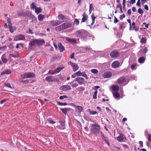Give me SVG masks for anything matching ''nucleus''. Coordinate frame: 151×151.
I'll list each match as a JSON object with an SVG mask.
<instances>
[{
	"instance_id": "79ce46f5",
	"label": "nucleus",
	"mask_w": 151,
	"mask_h": 151,
	"mask_svg": "<svg viewBox=\"0 0 151 151\" xmlns=\"http://www.w3.org/2000/svg\"><path fill=\"white\" fill-rule=\"evenodd\" d=\"M118 24H119L120 26L119 28L123 30V26L124 24V23L123 22H122L121 23H119Z\"/></svg>"
},
{
	"instance_id": "72a5a7b5",
	"label": "nucleus",
	"mask_w": 151,
	"mask_h": 151,
	"mask_svg": "<svg viewBox=\"0 0 151 151\" xmlns=\"http://www.w3.org/2000/svg\"><path fill=\"white\" fill-rule=\"evenodd\" d=\"M17 15L19 16H21L23 17L26 16V14L24 12H18L17 13Z\"/></svg>"
},
{
	"instance_id": "4c0bfd02",
	"label": "nucleus",
	"mask_w": 151,
	"mask_h": 151,
	"mask_svg": "<svg viewBox=\"0 0 151 151\" xmlns=\"http://www.w3.org/2000/svg\"><path fill=\"white\" fill-rule=\"evenodd\" d=\"M79 23V21L77 19H76L74 20V24L76 25H78Z\"/></svg>"
},
{
	"instance_id": "6e6552de",
	"label": "nucleus",
	"mask_w": 151,
	"mask_h": 151,
	"mask_svg": "<svg viewBox=\"0 0 151 151\" xmlns=\"http://www.w3.org/2000/svg\"><path fill=\"white\" fill-rule=\"evenodd\" d=\"M38 40L32 39L29 42V45L31 46H35L36 45H37Z\"/></svg>"
},
{
	"instance_id": "f704fd0d",
	"label": "nucleus",
	"mask_w": 151,
	"mask_h": 151,
	"mask_svg": "<svg viewBox=\"0 0 151 151\" xmlns=\"http://www.w3.org/2000/svg\"><path fill=\"white\" fill-rule=\"evenodd\" d=\"M57 104L60 106H66L68 105L67 103H66L65 102L64 103H63L60 102L59 101H57Z\"/></svg>"
},
{
	"instance_id": "338daca9",
	"label": "nucleus",
	"mask_w": 151,
	"mask_h": 151,
	"mask_svg": "<svg viewBox=\"0 0 151 151\" xmlns=\"http://www.w3.org/2000/svg\"><path fill=\"white\" fill-rule=\"evenodd\" d=\"M148 140L149 141L151 142V135L149 134L148 135Z\"/></svg>"
},
{
	"instance_id": "f03ea898",
	"label": "nucleus",
	"mask_w": 151,
	"mask_h": 151,
	"mask_svg": "<svg viewBox=\"0 0 151 151\" xmlns=\"http://www.w3.org/2000/svg\"><path fill=\"white\" fill-rule=\"evenodd\" d=\"M120 55L119 52L117 50H114L111 52L110 53V56L113 58H116Z\"/></svg>"
},
{
	"instance_id": "c9c22d12",
	"label": "nucleus",
	"mask_w": 151,
	"mask_h": 151,
	"mask_svg": "<svg viewBox=\"0 0 151 151\" xmlns=\"http://www.w3.org/2000/svg\"><path fill=\"white\" fill-rule=\"evenodd\" d=\"M147 39L145 37H142L140 40V42L141 43H145L146 42Z\"/></svg>"
},
{
	"instance_id": "58836bf2",
	"label": "nucleus",
	"mask_w": 151,
	"mask_h": 151,
	"mask_svg": "<svg viewBox=\"0 0 151 151\" xmlns=\"http://www.w3.org/2000/svg\"><path fill=\"white\" fill-rule=\"evenodd\" d=\"M91 72L94 74H97L98 72V71L96 69H93L91 70Z\"/></svg>"
},
{
	"instance_id": "473e14b6",
	"label": "nucleus",
	"mask_w": 151,
	"mask_h": 151,
	"mask_svg": "<svg viewBox=\"0 0 151 151\" xmlns=\"http://www.w3.org/2000/svg\"><path fill=\"white\" fill-rule=\"evenodd\" d=\"M55 29L57 31H60L63 30L61 25L55 27Z\"/></svg>"
},
{
	"instance_id": "f3484780",
	"label": "nucleus",
	"mask_w": 151,
	"mask_h": 151,
	"mask_svg": "<svg viewBox=\"0 0 151 151\" xmlns=\"http://www.w3.org/2000/svg\"><path fill=\"white\" fill-rule=\"evenodd\" d=\"M76 111L79 113H80L82 111L83 109V107L81 106H77L76 107Z\"/></svg>"
},
{
	"instance_id": "2f4dec72",
	"label": "nucleus",
	"mask_w": 151,
	"mask_h": 151,
	"mask_svg": "<svg viewBox=\"0 0 151 151\" xmlns=\"http://www.w3.org/2000/svg\"><path fill=\"white\" fill-rule=\"evenodd\" d=\"M76 89L80 92H82L85 90V88L84 87H81L77 88Z\"/></svg>"
},
{
	"instance_id": "de8ad7c7",
	"label": "nucleus",
	"mask_w": 151,
	"mask_h": 151,
	"mask_svg": "<svg viewBox=\"0 0 151 151\" xmlns=\"http://www.w3.org/2000/svg\"><path fill=\"white\" fill-rule=\"evenodd\" d=\"M4 86L6 87H8L10 88H12L11 87V85L9 83H5L4 84Z\"/></svg>"
},
{
	"instance_id": "39448f33",
	"label": "nucleus",
	"mask_w": 151,
	"mask_h": 151,
	"mask_svg": "<svg viewBox=\"0 0 151 151\" xmlns=\"http://www.w3.org/2000/svg\"><path fill=\"white\" fill-rule=\"evenodd\" d=\"M71 88L70 86L68 85H65L62 86L60 88V90H63L64 91H66L69 90H70Z\"/></svg>"
},
{
	"instance_id": "e433bc0d",
	"label": "nucleus",
	"mask_w": 151,
	"mask_h": 151,
	"mask_svg": "<svg viewBox=\"0 0 151 151\" xmlns=\"http://www.w3.org/2000/svg\"><path fill=\"white\" fill-rule=\"evenodd\" d=\"M62 112L65 114L66 115L67 112L66 108H61L60 109Z\"/></svg>"
},
{
	"instance_id": "412c9836",
	"label": "nucleus",
	"mask_w": 151,
	"mask_h": 151,
	"mask_svg": "<svg viewBox=\"0 0 151 151\" xmlns=\"http://www.w3.org/2000/svg\"><path fill=\"white\" fill-rule=\"evenodd\" d=\"M11 70H5L3 71L2 72L1 74V75H3L6 74H9L11 73Z\"/></svg>"
},
{
	"instance_id": "7c9ffc66",
	"label": "nucleus",
	"mask_w": 151,
	"mask_h": 151,
	"mask_svg": "<svg viewBox=\"0 0 151 151\" xmlns=\"http://www.w3.org/2000/svg\"><path fill=\"white\" fill-rule=\"evenodd\" d=\"M35 3H32L30 5V7L31 9H36L37 8L36 6L35 5Z\"/></svg>"
},
{
	"instance_id": "dca6fc26",
	"label": "nucleus",
	"mask_w": 151,
	"mask_h": 151,
	"mask_svg": "<svg viewBox=\"0 0 151 151\" xmlns=\"http://www.w3.org/2000/svg\"><path fill=\"white\" fill-rule=\"evenodd\" d=\"M45 44V41L43 39L38 40L37 42V46H41L44 45Z\"/></svg>"
},
{
	"instance_id": "ddd939ff",
	"label": "nucleus",
	"mask_w": 151,
	"mask_h": 151,
	"mask_svg": "<svg viewBox=\"0 0 151 151\" xmlns=\"http://www.w3.org/2000/svg\"><path fill=\"white\" fill-rule=\"evenodd\" d=\"M125 80V77L123 76L117 80V82L118 83L122 84Z\"/></svg>"
},
{
	"instance_id": "4be33fe9",
	"label": "nucleus",
	"mask_w": 151,
	"mask_h": 151,
	"mask_svg": "<svg viewBox=\"0 0 151 151\" xmlns=\"http://www.w3.org/2000/svg\"><path fill=\"white\" fill-rule=\"evenodd\" d=\"M58 45L60 51L63 52L65 50V48L61 43H58Z\"/></svg>"
},
{
	"instance_id": "09e8293b",
	"label": "nucleus",
	"mask_w": 151,
	"mask_h": 151,
	"mask_svg": "<svg viewBox=\"0 0 151 151\" xmlns=\"http://www.w3.org/2000/svg\"><path fill=\"white\" fill-rule=\"evenodd\" d=\"M138 13L141 14H142L144 12L140 8L139 9H138Z\"/></svg>"
},
{
	"instance_id": "3c124183",
	"label": "nucleus",
	"mask_w": 151,
	"mask_h": 151,
	"mask_svg": "<svg viewBox=\"0 0 151 151\" xmlns=\"http://www.w3.org/2000/svg\"><path fill=\"white\" fill-rule=\"evenodd\" d=\"M76 74L78 76H80L82 75V73L79 71L76 73Z\"/></svg>"
},
{
	"instance_id": "20e7f679",
	"label": "nucleus",
	"mask_w": 151,
	"mask_h": 151,
	"mask_svg": "<svg viewBox=\"0 0 151 151\" xmlns=\"http://www.w3.org/2000/svg\"><path fill=\"white\" fill-rule=\"evenodd\" d=\"M64 67H60L57 68L55 69L54 72L52 73H50V71L48 72V73L49 74L53 75L55 74L58 73H59L62 69L64 68Z\"/></svg>"
},
{
	"instance_id": "f8f14e48",
	"label": "nucleus",
	"mask_w": 151,
	"mask_h": 151,
	"mask_svg": "<svg viewBox=\"0 0 151 151\" xmlns=\"http://www.w3.org/2000/svg\"><path fill=\"white\" fill-rule=\"evenodd\" d=\"M112 75L111 72H106L104 73L103 76L104 78H109Z\"/></svg>"
},
{
	"instance_id": "37998d69",
	"label": "nucleus",
	"mask_w": 151,
	"mask_h": 151,
	"mask_svg": "<svg viewBox=\"0 0 151 151\" xmlns=\"http://www.w3.org/2000/svg\"><path fill=\"white\" fill-rule=\"evenodd\" d=\"M49 122L52 124H54L55 123V122L54 121L51 119L50 118L47 120Z\"/></svg>"
},
{
	"instance_id": "a19ab883",
	"label": "nucleus",
	"mask_w": 151,
	"mask_h": 151,
	"mask_svg": "<svg viewBox=\"0 0 151 151\" xmlns=\"http://www.w3.org/2000/svg\"><path fill=\"white\" fill-rule=\"evenodd\" d=\"M7 48L6 46L1 47H0V50L1 51H4L6 50Z\"/></svg>"
},
{
	"instance_id": "6ab92c4d",
	"label": "nucleus",
	"mask_w": 151,
	"mask_h": 151,
	"mask_svg": "<svg viewBox=\"0 0 151 151\" xmlns=\"http://www.w3.org/2000/svg\"><path fill=\"white\" fill-rule=\"evenodd\" d=\"M119 87L116 85H114L112 87V89L114 91L116 92L118 91L119 90Z\"/></svg>"
},
{
	"instance_id": "774afa93",
	"label": "nucleus",
	"mask_w": 151,
	"mask_h": 151,
	"mask_svg": "<svg viewBox=\"0 0 151 151\" xmlns=\"http://www.w3.org/2000/svg\"><path fill=\"white\" fill-rule=\"evenodd\" d=\"M127 13H128V14L129 15V16L131 14V10L130 9H129L128 10L127 12Z\"/></svg>"
},
{
	"instance_id": "aec40b11",
	"label": "nucleus",
	"mask_w": 151,
	"mask_h": 151,
	"mask_svg": "<svg viewBox=\"0 0 151 151\" xmlns=\"http://www.w3.org/2000/svg\"><path fill=\"white\" fill-rule=\"evenodd\" d=\"M84 82V79L82 78L78 77V83L79 85H82Z\"/></svg>"
},
{
	"instance_id": "f257e3e1",
	"label": "nucleus",
	"mask_w": 151,
	"mask_h": 151,
	"mask_svg": "<svg viewBox=\"0 0 151 151\" xmlns=\"http://www.w3.org/2000/svg\"><path fill=\"white\" fill-rule=\"evenodd\" d=\"M91 127L90 130L91 133L96 134L99 133L101 128L98 124H93L91 125Z\"/></svg>"
},
{
	"instance_id": "4468645a",
	"label": "nucleus",
	"mask_w": 151,
	"mask_h": 151,
	"mask_svg": "<svg viewBox=\"0 0 151 151\" xmlns=\"http://www.w3.org/2000/svg\"><path fill=\"white\" fill-rule=\"evenodd\" d=\"M58 17L59 19L61 20V22L62 23L64 22V20L66 19L65 17L62 14H59L58 16Z\"/></svg>"
},
{
	"instance_id": "2eb2a0df",
	"label": "nucleus",
	"mask_w": 151,
	"mask_h": 151,
	"mask_svg": "<svg viewBox=\"0 0 151 151\" xmlns=\"http://www.w3.org/2000/svg\"><path fill=\"white\" fill-rule=\"evenodd\" d=\"M35 76V74L32 73H29L24 76V77L26 78H28L31 77H33Z\"/></svg>"
},
{
	"instance_id": "e2e57ef3",
	"label": "nucleus",
	"mask_w": 151,
	"mask_h": 151,
	"mask_svg": "<svg viewBox=\"0 0 151 151\" xmlns=\"http://www.w3.org/2000/svg\"><path fill=\"white\" fill-rule=\"evenodd\" d=\"M97 113V112L96 111H91V112H90V114L91 115H93L96 114Z\"/></svg>"
},
{
	"instance_id": "052dcab7",
	"label": "nucleus",
	"mask_w": 151,
	"mask_h": 151,
	"mask_svg": "<svg viewBox=\"0 0 151 151\" xmlns=\"http://www.w3.org/2000/svg\"><path fill=\"white\" fill-rule=\"evenodd\" d=\"M100 88V86H94L92 88L93 89L96 90V89L97 90V89L99 88Z\"/></svg>"
},
{
	"instance_id": "a878e982",
	"label": "nucleus",
	"mask_w": 151,
	"mask_h": 151,
	"mask_svg": "<svg viewBox=\"0 0 151 151\" xmlns=\"http://www.w3.org/2000/svg\"><path fill=\"white\" fill-rule=\"evenodd\" d=\"M44 17V15L41 14H39L38 16V20L40 21H42Z\"/></svg>"
},
{
	"instance_id": "6e6d98bb",
	"label": "nucleus",
	"mask_w": 151,
	"mask_h": 151,
	"mask_svg": "<svg viewBox=\"0 0 151 151\" xmlns=\"http://www.w3.org/2000/svg\"><path fill=\"white\" fill-rule=\"evenodd\" d=\"M125 17V14H123L122 15H120L119 17V19L121 20H122L123 18H124Z\"/></svg>"
},
{
	"instance_id": "c03bdc74",
	"label": "nucleus",
	"mask_w": 151,
	"mask_h": 151,
	"mask_svg": "<svg viewBox=\"0 0 151 151\" xmlns=\"http://www.w3.org/2000/svg\"><path fill=\"white\" fill-rule=\"evenodd\" d=\"M68 98V96L66 95H63V96H60L59 97V99H60L62 100L64 99V98Z\"/></svg>"
},
{
	"instance_id": "b1692460",
	"label": "nucleus",
	"mask_w": 151,
	"mask_h": 151,
	"mask_svg": "<svg viewBox=\"0 0 151 151\" xmlns=\"http://www.w3.org/2000/svg\"><path fill=\"white\" fill-rule=\"evenodd\" d=\"M117 140L119 142H121L123 141L124 139V136L123 135L121 134L120 135L117 137Z\"/></svg>"
},
{
	"instance_id": "cd10ccee",
	"label": "nucleus",
	"mask_w": 151,
	"mask_h": 151,
	"mask_svg": "<svg viewBox=\"0 0 151 151\" xmlns=\"http://www.w3.org/2000/svg\"><path fill=\"white\" fill-rule=\"evenodd\" d=\"M18 40H24L25 37L24 35H20L18 36Z\"/></svg>"
},
{
	"instance_id": "a211bd4d",
	"label": "nucleus",
	"mask_w": 151,
	"mask_h": 151,
	"mask_svg": "<svg viewBox=\"0 0 151 151\" xmlns=\"http://www.w3.org/2000/svg\"><path fill=\"white\" fill-rule=\"evenodd\" d=\"M88 19V16L84 12L83 13V18L82 19V22H82H85Z\"/></svg>"
},
{
	"instance_id": "13d9d810",
	"label": "nucleus",
	"mask_w": 151,
	"mask_h": 151,
	"mask_svg": "<svg viewBox=\"0 0 151 151\" xmlns=\"http://www.w3.org/2000/svg\"><path fill=\"white\" fill-rule=\"evenodd\" d=\"M114 23H116L118 22L119 20L115 16H114Z\"/></svg>"
},
{
	"instance_id": "423d86ee",
	"label": "nucleus",
	"mask_w": 151,
	"mask_h": 151,
	"mask_svg": "<svg viewBox=\"0 0 151 151\" xmlns=\"http://www.w3.org/2000/svg\"><path fill=\"white\" fill-rule=\"evenodd\" d=\"M62 23L60 21L52 20L50 22V24L53 26L58 25Z\"/></svg>"
},
{
	"instance_id": "5fc2aeb1",
	"label": "nucleus",
	"mask_w": 151,
	"mask_h": 151,
	"mask_svg": "<svg viewBox=\"0 0 151 151\" xmlns=\"http://www.w3.org/2000/svg\"><path fill=\"white\" fill-rule=\"evenodd\" d=\"M9 56L10 57H12L14 58H17L18 57V55H14L12 54H10L9 55Z\"/></svg>"
},
{
	"instance_id": "9b49d317",
	"label": "nucleus",
	"mask_w": 151,
	"mask_h": 151,
	"mask_svg": "<svg viewBox=\"0 0 151 151\" xmlns=\"http://www.w3.org/2000/svg\"><path fill=\"white\" fill-rule=\"evenodd\" d=\"M101 138L107 143V145L109 146L110 143L108 139V137L104 136V134L101 135Z\"/></svg>"
},
{
	"instance_id": "c756f323",
	"label": "nucleus",
	"mask_w": 151,
	"mask_h": 151,
	"mask_svg": "<svg viewBox=\"0 0 151 151\" xmlns=\"http://www.w3.org/2000/svg\"><path fill=\"white\" fill-rule=\"evenodd\" d=\"M119 8V9H120V12L121 13H123V12L122 10V4L121 3L119 4L116 7V8Z\"/></svg>"
},
{
	"instance_id": "5701e85b",
	"label": "nucleus",
	"mask_w": 151,
	"mask_h": 151,
	"mask_svg": "<svg viewBox=\"0 0 151 151\" xmlns=\"http://www.w3.org/2000/svg\"><path fill=\"white\" fill-rule=\"evenodd\" d=\"M66 40L69 42H72L74 43H76V41L75 39L73 38H66Z\"/></svg>"
},
{
	"instance_id": "bb28decb",
	"label": "nucleus",
	"mask_w": 151,
	"mask_h": 151,
	"mask_svg": "<svg viewBox=\"0 0 151 151\" xmlns=\"http://www.w3.org/2000/svg\"><path fill=\"white\" fill-rule=\"evenodd\" d=\"M145 61V58L144 57H141L139 58L138 60V61L139 63H142Z\"/></svg>"
},
{
	"instance_id": "a18cd8bd",
	"label": "nucleus",
	"mask_w": 151,
	"mask_h": 151,
	"mask_svg": "<svg viewBox=\"0 0 151 151\" xmlns=\"http://www.w3.org/2000/svg\"><path fill=\"white\" fill-rule=\"evenodd\" d=\"M78 68V66L77 64L73 68V71L74 72H75L76 71Z\"/></svg>"
},
{
	"instance_id": "0e129e2a",
	"label": "nucleus",
	"mask_w": 151,
	"mask_h": 151,
	"mask_svg": "<svg viewBox=\"0 0 151 151\" xmlns=\"http://www.w3.org/2000/svg\"><path fill=\"white\" fill-rule=\"evenodd\" d=\"M142 6H144V3L147 1V0H142Z\"/></svg>"
},
{
	"instance_id": "393cba45",
	"label": "nucleus",
	"mask_w": 151,
	"mask_h": 151,
	"mask_svg": "<svg viewBox=\"0 0 151 151\" xmlns=\"http://www.w3.org/2000/svg\"><path fill=\"white\" fill-rule=\"evenodd\" d=\"M114 96L116 99H119L120 97V95L119 93L118 92H114L113 93Z\"/></svg>"
},
{
	"instance_id": "680f3d73",
	"label": "nucleus",
	"mask_w": 151,
	"mask_h": 151,
	"mask_svg": "<svg viewBox=\"0 0 151 151\" xmlns=\"http://www.w3.org/2000/svg\"><path fill=\"white\" fill-rule=\"evenodd\" d=\"M140 0H138V1L137 3V5L139 7H140L141 5V4L140 3Z\"/></svg>"
},
{
	"instance_id": "7ed1b4c3",
	"label": "nucleus",
	"mask_w": 151,
	"mask_h": 151,
	"mask_svg": "<svg viewBox=\"0 0 151 151\" xmlns=\"http://www.w3.org/2000/svg\"><path fill=\"white\" fill-rule=\"evenodd\" d=\"M55 79L57 80V81H59V80L57 78H54L52 76H47L45 78V80L48 82H53L55 81Z\"/></svg>"
},
{
	"instance_id": "864d4df0",
	"label": "nucleus",
	"mask_w": 151,
	"mask_h": 151,
	"mask_svg": "<svg viewBox=\"0 0 151 151\" xmlns=\"http://www.w3.org/2000/svg\"><path fill=\"white\" fill-rule=\"evenodd\" d=\"M147 50V47H145L144 48V49L142 50V52L143 53H144V54L146 53Z\"/></svg>"
},
{
	"instance_id": "49530a36",
	"label": "nucleus",
	"mask_w": 151,
	"mask_h": 151,
	"mask_svg": "<svg viewBox=\"0 0 151 151\" xmlns=\"http://www.w3.org/2000/svg\"><path fill=\"white\" fill-rule=\"evenodd\" d=\"M82 75L81 76L84 77L86 78V79H88V78L87 77V75L85 73V72H82Z\"/></svg>"
},
{
	"instance_id": "ea45409f",
	"label": "nucleus",
	"mask_w": 151,
	"mask_h": 151,
	"mask_svg": "<svg viewBox=\"0 0 151 151\" xmlns=\"http://www.w3.org/2000/svg\"><path fill=\"white\" fill-rule=\"evenodd\" d=\"M59 123L61 124V125L63 126H65V121L60 120L59 121Z\"/></svg>"
},
{
	"instance_id": "1a4fd4ad",
	"label": "nucleus",
	"mask_w": 151,
	"mask_h": 151,
	"mask_svg": "<svg viewBox=\"0 0 151 151\" xmlns=\"http://www.w3.org/2000/svg\"><path fill=\"white\" fill-rule=\"evenodd\" d=\"M120 65V63L118 61H116L114 62L111 65L112 67L114 68H118Z\"/></svg>"
},
{
	"instance_id": "0eeeda50",
	"label": "nucleus",
	"mask_w": 151,
	"mask_h": 151,
	"mask_svg": "<svg viewBox=\"0 0 151 151\" xmlns=\"http://www.w3.org/2000/svg\"><path fill=\"white\" fill-rule=\"evenodd\" d=\"M63 30L71 27L70 23L68 22L65 23L61 25Z\"/></svg>"
},
{
	"instance_id": "8fccbe9b",
	"label": "nucleus",
	"mask_w": 151,
	"mask_h": 151,
	"mask_svg": "<svg viewBox=\"0 0 151 151\" xmlns=\"http://www.w3.org/2000/svg\"><path fill=\"white\" fill-rule=\"evenodd\" d=\"M1 59H2V62L4 63H6L7 62V59L6 58H3V57H2L1 58Z\"/></svg>"
},
{
	"instance_id": "4d7b16f0",
	"label": "nucleus",
	"mask_w": 151,
	"mask_h": 151,
	"mask_svg": "<svg viewBox=\"0 0 151 151\" xmlns=\"http://www.w3.org/2000/svg\"><path fill=\"white\" fill-rule=\"evenodd\" d=\"M8 99H4L3 100H2L0 101V103L1 104H3L4 102H5L7 100H8Z\"/></svg>"
},
{
	"instance_id": "69168bd1",
	"label": "nucleus",
	"mask_w": 151,
	"mask_h": 151,
	"mask_svg": "<svg viewBox=\"0 0 151 151\" xmlns=\"http://www.w3.org/2000/svg\"><path fill=\"white\" fill-rule=\"evenodd\" d=\"M69 105L72 106H73L74 107H76V105L74 104L73 103H69Z\"/></svg>"
},
{
	"instance_id": "603ef678",
	"label": "nucleus",
	"mask_w": 151,
	"mask_h": 151,
	"mask_svg": "<svg viewBox=\"0 0 151 151\" xmlns=\"http://www.w3.org/2000/svg\"><path fill=\"white\" fill-rule=\"evenodd\" d=\"M136 65V64L135 63H134L132 64L131 66V68L132 69H134L135 68V67Z\"/></svg>"
},
{
	"instance_id": "bf43d9fd",
	"label": "nucleus",
	"mask_w": 151,
	"mask_h": 151,
	"mask_svg": "<svg viewBox=\"0 0 151 151\" xmlns=\"http://www.w3.org/2000/svg\"><path fill=\"white\" fill-rule=\"evenodd\" d=\"M139 144H140L139 147H143V142L142 141H139Z\"/></svg>"
},
{
	"instance_id": "c85d7f7f",
	"label": "nucleus",
	"mask_w": 151,
	"mask_h": 151,
	"mask_svg": "<svg viewBox=\"0 0 151 151\" xmlns=\"http://www.w3.org/2000/svg\"><path fill=\"white\" fill-rule=\"evenodd\" d=\"M42 11V9L41 8L37 7L35 10V12L37 14H38L40 13Z\"/></svg>"
},
{
	"instance_id": "9d476101",
	"label": "nucleus",
	"mask_w": 151,
	"mask_h": 151,
	"mask_svg": "<svg viewBox=\"0 0 151 151\" xmlns=\"http://www.w3.org/2000/svg\"><path fill=\"white\" fill-rule=\"evenodd\" d=\"M84 30H80L78 31H77L76 32V37H81L83 36V31Z\"/></svg>"
}]
</instances>
